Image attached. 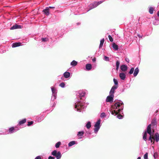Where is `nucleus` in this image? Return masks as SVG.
I'll use <instances>...</instances> for the list:
<instances>
[{"label":"nucleus","mask_w":159,"mask_h":159,"mask_svg":"<svg viewBox=\"0 0 159 159\" xmlns=\"http://www.w3.org/2000/svg\"><path fill=\"white\" fill-rule=\"evenodd\" d=\"M155 138L156 142H158L159 140V134L158 133H156L155 134Z\"/></svg>","instance_id":"obj_20"},{"label":"nucleus","mask_w":159,"mask_h":159,"mask_svg":"<svg viewBox=\"0 0 159 159\" xmlns=\"http://www.w3.org/2000/svg\"><path fill=\"white\" fill-rule=\"evenodd\" d=\"M108 37L110 41L111 42H112L113 41V39L110 35H109L108 36Z\"/></svg>","instance_id":"obj_40"},{"label":"nucleus","mask_w":159,"mask_h":159,"mask_svg":"<svg viewBox=\"0 0 159 159\" xmlns=\"http://www.w3.org/2000/svg\"><path fill=\"white\" fill-rule=\"evenodd\" d=\"M114 95L110 94L107 96L106 99L107 102H110L111 103L113 102Z\"/></svg>","instance_id":"obj_8"},{"label":"nucleus","mask_w":159,"mask_h":159,"mask_svg":"<svg viewBox=\"0 0 159 159\" xmlns=\"http://www.w3.org/2000/svg\"><path fill=\"white\" fill-rule=\"evenodd\" d=\"M153 139V138L151 136H150L148 139V140L150 141H151V142L152 143V142Z\"/></svg>","instance_id":"obj_43"},{"label":"nucleus","mask_w":159,"mask_h":159,"mask_svg":"<svg viewBox=\"0 0 159 159\" xmlns=\"http://www.w3.org/2000/svg\"><path fill=\"white\" fill-rule=\"evenodd\" d=\"M77 62L75 60H73L71 63L70 65L73 66H75L77 64Z\"/></svg>","instance_id":"obj_23"},{"label":"nucleus","mask_w":159,"mask_h":159,"mask_svg":"<svg viewBox=\"0 0 159 159\" xmlns=\"http://www.w3.org/2000/svg\"><path fill=\"white\" fill-rule=\"evenodd\" d=\"M61 144V142H57L55 145V147L57 148H58L60 145Z\"/></svg>","instance_id":"obj_31"},{"label":"nucleus","mask_w":159,"mask_h":159,"mask_svg":"<svg viewBox=\"0 0 159 159\" xmlns=\"http://www.w3.org/2000/svg\"><path fill=\"white\" fill-rule=\"evenodd\" d=\"M134 70V68L133 67H132L130 71L129 72V73L130 74H131L133 73Z\"/></svg>","instance_id":"obj_35"},{"label":"nucleus","mask_w":159,"mask_h":159,"mask_svg":"<svg viewBox=\"0 0 159 159\" xmlns=\"http://www.w3.org/2000/svg\"><path fill=\"white\" fill-rule=\"evenodd\" d=\"M19 129L17 127H11L9 128V129L6 131L4 134H11L16 132Z\"/></svg>","instance_id":"obj_4"},{"label":"nucleus","mask_w":159,"mask_h":159,"mask_svg":"<svg viewBox=\"0 0 159 159\" xmlns=\"http://www.w3.org/2000/svg\"><path fill=\"white\" fill-rule=\"evenodd\" d=\"M21 26L15 24L10 28L11 30H14L16 29H20L21 28Z\"/></svg>","instance_id":"obj_13"},{"label":"nucleus","mask_w":159,"mask_h":159,"mask_svg":"<svg viewBox=\"0 0 159 159\" xmlns=\"http://www.w3.org/2000/svg\"><path fill=\"white\" fill-rule=\"evenodd\" d=\"M106 116V115L104 112H102L101 114L100 117L101 118H104Z\"/></svg>","instance_id":"obj_37"},{"label":"nucleus","mask_w":159,"mask_h":159,"mask_svg":"<svg viewBox=\"0 0 159 159\" xmlns=\"http://www.w3.org/2000/svg\"><path fill=\"white\" fill-rule=\"evenodd\" d=\"M44 117V116L43 115H41L39 117H38L37 118V120L39 122H41L43 120Z\"/></svg>","instance_id":"obj_19"},{"label":"nucleus","mask_w":159,"mask_h":159,"mask_svg":"<svg viewBox=\"0 0 159 159\" xmlns=\"http://www.w3.org/2000/svg\"><path fill=\"white\" fill-rule=\"evenodd\" d=\"M65 84L64 83L62 82L60 84L59 86L62 88H64L65 87Z\"/></svg>","instance_id":"obj_34"},{"label":"nucleus","mask_w":159,"mask_h":159,"mask_svg":"<svg viewBox=\"0 0 159 159\" xmlns=\"http://www.w3.org/2000/svg\"><path fill=\"white\" fill-rule=\"evenodd\" d=\"M54 158H55V157H52L51 156H50L48 157V159H54Z\"/></svg>","instance_id":"obj_47"},{"label":"nucleus","mask_w":159,"mask_h":159,"mask_svg":"<svg viewBox=\"0 0 159 159\" xmlns=\"http://www.w3.org/2000/svg\"><path fill=\"white\" fill-rule=\"evenodd\" d=\"M124 107L123 103L120 101L116 102L114 105H112L110 109V111L111 114L114 116L116 115L118 113H121L122 112Z\"/></svg>","instance_id":"obj_2"},{"label":"nucleus","mask_w":159,"mask_h":159,"mask_svg":"<svg viewBox=\"0 0 159 159\" xmlns=\"http://www.w3.org/2000/svg\"><path fill=\"white\" fill-rule=\"evenodd\" d=\"M86 68L87 70H89L92 68V65L90 64H86Z\"/></svg>","instance_id":"obj_18"},{"label":"nucleus","mask_w":159,"mask_h":159,"mask_svg":"<svg viewBox=\"0 0 159 159\" xmlns=\"http://www.w3.org/2000/svg\"><path fill=\"white\" fill-rule=\"evenodd\" d=\"M151 124L149 125L147 127V130H146L147 132H148L149 131H151Z\"/></svg>","instance_id":"obj_30"},{"label":"nucleus","mask_w":159,"mask_h":159,"mask_svg":"<svg viewBox=\"0 0 159 159\" xmlns=\"http://www.w3.org/2000/svg\"><path fill=\"white\" fill-rule=\"evenodd\" d=\"M104 60L106 61H109V58L108 57L105 56L104 57Z\"/></svg>","instance_id":"obj_38"},{"label":"nucleus","mask_w":159,"mask_h":159,"mask_svg":"<svg viewBox=\"0 0 159 159\" xmlns=\"http://www.w3.org/2000/svg\"><path fill=\"white\" fill-rule=\"evenodd\" d=\"M137 36L139 38H142L143 35H140L139 34H137Z\"/></svg>","instance_id":"obj_48"},{"label":"nucleus","mask_w":159,"mask_h":159,"mask_svg":"<svg viewBox=\"0 0 159 159\" xmlns=\"http://www.w3.org/2000/svg\"><path fill=\"white\" fill-rule=\"evenodd\" d=\"M51 88L52 93L51 101L53 102L56 98L57 91L56 88L53 87H51Z\"/></svg>","instance_id":"obj_3"},{"label":"nucleus","mask_w":159,"mask_h":159,"mask_svg":"<svg viewBox=\"0 0 159 159\" xmlns=\"http://www.w3.org/2000/svg\"><path fill=\"white\" fill-rule=\"evenodd\" d=\"M147 133L149 134L150 136H151V131L147 132L146 131H144L143 133V139L145 141H146L147 140Z\"/></svg>","instance_id":"obj_9"},{"label":"nucleus","mask_w":159,"mask_h":159,"mask_svg":"<svg viewBox=\"0 0 159 159\" xmlns=\"http://www.w3.org/2000/svg\"><path fill=\"white\" fill-rule=\"evenodd\" d=\"M117 118H118L119 119H122L123 118V116L121 115L120 114L118 115L117 116Z\"/></svg>","instance_id":"obj_42"},{"label":"nucleus","mask_w":159,"mask_h":159,"mask_svg":"<svg viewBox=\"0 0 159 159\" xmlns=\"http://www.w3.org/2000/svg\"><path fill=\"white\" fill-rule=\"evenodd\" d=\"M92 61H93L94 62L95 61V59H93Z\"/></svg>","instance_id":"obj_54"},{"label":"nucleus","mask_w":159,"mask_h":159,"mask_svg":"<svg viewBox=\"0 0 159 159\" xmlns=\"http://www.w3.org/2000/svg\"><path fill=\"white\" fill-rule=\"evenodd\" d=\"M154 24L155 25H157L158 24H155V23H154Z\"/></svg>","instance_id":"obj_57"},{"label":"nucleus","mask_w":159,"mask_h":159,"mask_svg":"<svg viewBox=\"0 0 159 159\" xmlns=\"http://www.w3.org/2000/svg\"><path fill=\"white\" fill-rule=\"evenodd\" d=\"M125 61L128 63H129V58H125Z\"/></svg>","instance_id":"obj_45"},{"label":"nucleus","mask_w":159,"mask_h":159,"mask_svg":"<svg viewBox=\"0 0 159 159\" xmlns=\"http://www.w3.org/2000/svg\"><path fill=\"white\" fill-rule=\"evenodd\" d=\"M157 124V122L156 119H153L151 122V125L152 126H156Z\"/></svg>","instance_id":"obj_25"},{"label":"nucleus","mask_w":159,"mask_h":159,"mask_svg":"<svg viewBox=\"0 0 159 159\" xmlns=\"http://www.w3.org/2000/svg\"><path fill=\"white\" fill-rule=\"evenodd\" d=\"M35 159H41V157L40 156H38L36 157Z\"/></svg>","instance_id":"obj_46"},{"label":"nucleus","mask_w":159,"mask_h":159,"mask_svg":"<svg viewBox=\"0 0 159 159\" xmlns=\"http://www.w3.org/2000/svg\"><path fill=\"white\" fill-rule=\"evenodd\" d=\"M49 7V8H50L53 9V8H55V7Z\"/></svg>","instance_id":"obj_50"},{"label":"nucleus","mask_w":159,"mask_h":159,"mask_svg":"<svg viewBox=\"0 0 159 159\" xmlns=\"http://www.w3.org/2000/svg\"><path fill=\"white\" fill-rule=\"evenodd\" d=\"M77 24V25H79V24H80V23H78Z\"/></svg>","instance_id":"obj_56"},{"label":"nucleus","mask_w":159,"mask_h":159,"mask_svg":"<svg viewBox=\"0 0 159 159\" xmlns=\"http://www.w3.org/2000/svg\"><path fill=\"white\" fill-rule=\"evenodd\" d=\"M139 70L138 67H137L135 69L134 73V77H135L137 75L139 72Z\"/></svg>","instance_id":"obj_17"},{"label":"nucleus","mask_w":159,"mask_h":159,"mask_svg":"<svg viewBox=\"0 0 159 159\" xmlns=\"http://www.w3.org/2000/svg\"><path fill=\"white\" fill-rule=\"evenodd\" d=\"M120 62L119 61H117L116 62V66H119Z\"/></svg>","instance_id":"obj_44"},{"label":"nucleus","mask_w":159,"mask_h":159,"mask_svg":"<svg viewBox=\"0 0 159 159\" xmlns=\"http://www.w3.org/2000/svg\"><path fill=\"white\" fill-rule=\"evenodd\" d=\"M86 126L88 129H89L91 127V123L90 121H89L87 123Z\"/></svg>","instance_id":"obj_28"},{"label":"nucleus","mask_w":159,"mask_h":159,"mask_svg":"<svg viewBox=\"0 0 159 159\" xmlns=\"http://www.w3.org/2000/svg\"><path fill=\"white\" fill-rule=\"evenodd\" d=\"M144 159H148V153L146 152L144 155Z\"/></svg>","instance_id":"obj_39"},{"label":"nucleus","mask_w":159,"mask_h":159,"mask_svg":"<svg viewBox=\"0 0 159 159\" xmlns=\"http://www.w3.org/2000/svg\"><path fill=\"white\" fill-rule=\"evenodd\" d=\"M104 41V39H102L100 40V44L99 46V48H102L103 46V43Z\"/></svg>","instance_id":"obj_26"},{"label":"nucleus","mask_w":159,"mask_h":159,"mask_svg":"<svg viewBox=\"0 0 159 159\" xmlns=\"http://www.w3.org/2000/svg\"><path fill=\"white\" fill-rule=\"evenodd\" d=\"M119 77L121 80H124L126 78V75L125 73L121 72L120 73Z\"/></svg>","instance_id":"obj_12"},{"label":"nucleus","mask_w":159,"mask_h":159,"mask_svg":"<svg viewBox=\"0 0 159 159\" xmlns=\"http://www.w3.org/2000/svg\"><path fill=\"white\" fill-rule=\"evenodd\" d=\"M112 47L114 50L115 51H117L118 49L119 48L118 46L115 43H113Z\"/></svg>","instance_id":"obj_21"},{"label":"nucleus","mask_w":159,"mask_h":159,"mask_svg":"<svg viewBox=\"0 0 159 159\" xmlns=\"http://www.w3.org/2000/svg\"><path fill=\"white\" fill-rule=\"evenodd\" d=\"M26 122V119H23L20 121H19L18 125H21L22 124H23L25 123Z\"/></svg>","instance_id":"obj_24"},{"label":"nucleus","mask_w":159,"mask_h":159,"mask_svg":"<svg viewBox=\"0 0 159 159\" xmlns=\"http://www.w3.org/2000/svg\"><path fill=\"white\" fill-rule=\"evenodd\" d=\"M120 70L123 71H126L128 69V67L125 65H122L120 66Z\"/></svg>","instance_id":"obj_11"},{"label":"nucleus","mask_w":159,"mask_h":159,"mask_svg":"<svg viewBox=\"0 0 159 159\" xmlns=\"http://www.w3.org/2000/svg\"><path fill=\"white\" fill-rule=\"evenodd\" d=\"M81 138H82V137L79 138V139H80Z\"/></svg>","instance_id":"obj_58"},{"label":"nucleus","mask_w":159,"mask_h":159,"mask_svg":"<svg viewBox=\"0 0 159 159\" xmlns=\"http://www.w3.org/2000/svg\"><path fill=\"white\" fill-rule=\"evenodd\" d=\"M21 44L20 43H13L12 47V48H15L20 46Z\"/></svg>","instance_id":"obj_16"},{"label":"nucleus","mask_w":159,"mask_h":159,"mask_svg":"<svg viewBox=\"0 0 159 159\" xmlns=\"http://www.w3.org/2000/svg\"><path fill=\"white\" fill-rule=\"evenodd\" d=\"M43 11L47 15H48L49 14V7H46L45 9L43 10Z\"/></svg>","instance_id":"obj_15"},{"label":"nucleus","mask_w":159,"mask_h":159,"mask_svg":"<svg viewBox=\"0 0 159 159\" xmlns=\"http://www.w3.org/2000/svg\"><path fill=\"white\" fill-rule=\"evenodd\" d=\"M158 154L157 152H154L153 156L155 159H156L157 157Z\"/></svg>","instance_id":"obj_36"},{"label":"nucleus","mask_w":159,"mask_h":159,"mask_svg":"<svg viewBox=\"0 0 159 159\" xmlns=\"http://www.w3.org/2000/svg\"><path fill=\"white\" fill-rule=\"evenodd\" d=\"M51 154L52 155L56 157L57 159H60L61 157V155L59 151L57 152L56 150H54L52 152Z\"/></svg>","instance_id":"obj_7"},{"label":"nucleus","mask_w":159,"mask_h":159,"mask_svg":"<svg viewBox=\"0 0 159 159\" xmlns=\"http://www.w3.org/2000/svg\"><path fill=\"white\" fill-rule=\"evenodd\" d=\"M70 73L68 72H66L63 74L64 77L66 78H68L70 76Z\"/></svg>","instance_id":"obj_14"},{"label":"nucleus","mask_w":159,"mask_h":159,"mask_svg":"<svg viewBox=\"0 0 159 159\" xmlns=\"http://www.w3.org/2000/svg\"><path fill=\"white\" fill-rule=\"evenodd\" d=\"M113 82L115 85H118V82L117 80L115 78L113 79Z\"/></svg>","instance_id":"obj_33"},{"label":"nucleus","mask_w":159,"mask_h":159,"mask_svg":"<svg viewBox=\"0 0 159 159\" xmlns=\"http://www.w3.org/2000/svg\"><path fill=\"white\" fill-rule=\"evenodd\" d=\"M84 132L83 131H79L77 135L78 136H83V135L84 134Z\"/></svg>","instance_id":"obj_29"},{"label":"nucleus","mask_w":159,"mask_h":159,"mask_svg":"<svg viewBox=\"0 0 159 159\" xmlns=\"http://www.w3.org/2000/svg\"><path fill=\"white\" fill-rule=\"evenodd\" d=\"M86 133L87 134H90V133L89 132H86Z\"/></svg>","instance_id":"obj_52"},{"label":"nucleus","mask_w":159,"mask_h":159,"mask_svg":"<svg viewBox=\"0 0 159 159\" xmlns=\"http://www.w3.org/2000/svg\"><path fill=\"white\" fill-rule=\"evenodd\" d=\"M137 159H141V157H139Z\"/></svg>","instance_id":"obj_55"},{"label":"nucleus","mask_w":159,"mask_h":159,"mask_svg":"<svg viewBox=\"0 0 159 159\" xmlns=\"http://www.w3.org/2000/svg\"><path fill=\"white\" fill-rule=\"evenodd\" d=\"M154 8L152 7H150L149 8V12L150 14L153 13Z\"/></svg>","instance_id":"obj_27"},{"label":"nucleus","mask_w":159,"mask_h":159,"mask_svg":"<svg viewBox=\"0 0 159 159\" xmlns=\"http://www.w3.org/2000/svg\"><path fill=\"white\" fill-rule=\"evenodd\" d=\"M77 144V143L76 142H76L75 141H73L70 142L68 143V145L69 147H71L72 146H73V145H74L75 144Z\"/></svg>","instance_id":"obj_22"},{"label":"nucleus","mask_w":159,"mask_h":159,"mask_svg":"<svg viewBox=\"0 0 159 159\" xmlns=\"http://www.w3.org/2000/svg\"><path fill=\"white\" fill-rule=\"evenodd\" d=\"M101 120L100 119H98L94 125V132L96 134L97 133L101 126Z\"/></svg>","instance_id":"obj_5"},{"label":"nucleus","mask_w":159,"mask_h":159,"mask_svg":"<svg viewBox=\"0 0 159 159\" xmlns=\"http://www.w3.org/2000/svg\"><path fill=\"white\" fill-rule=\"evenodd\" d=\"M56 105V103L55 102H54L53 104H52V107H55Z\"/></svg>","instance_id":"obj_49"},{"label":"nucleus","mask_w":159,"mask_h":159,"mask_svg":"<svg viewBox=\"0 0 159 159\" xmlns=\"http://www.w3.org/2000/svg\"><path fill=\"white\" fill-rule=\"evenodd\" d=\"M33 123V121H29L28 122V124L27 125L28 126H30L31 125H32Z\"/></svg>","instance_id":"obj_41"},{"label":"nucleus","mask_w":159,"mask_h":159,"mask_svg":"<svg viewBox=\"0 0 159 159\" xmlns=\"http://www.w3.org/2000/svg\"><path fill=\"white\" fill-rule=\"evenodd\" d=\"M102 2H103V1H100L98 2H94L93 3H91L89 5V7L90 9L88 10H87L86 12H88L91 9L96 7Z\"/></svg>","instance_id":"obj_6"},{"label":"nucleus","mask_w":159,"mask_h":159,"mask_svg":"<svg viewBox=\"0 0 159 159\" xmlns=\"http://www.w3.org/2000/svg\"><path fill=\"white\" fill-rule=\"evenodd\" d=\"M119 66H116V70H118L119 69Z\"/></svg>","instance_id":"obj_51"},{"label":"nucleus","mask_w":159,"mask_h":159,"mask_svg":"<svg viewBox=\"0 0 159 159\" xmlns=\"http://www.w3.org/2000/svg\"><path fill=\"white\" fill-rule=\"evenodd\" d=\"M42 42H46L48 40V38H42Z\"/></svg>","instance_id":"obj_32"},{"label":"nucleus","mask_w":159,"mask_h":159,"mask_svg":"<svg viewBox=\"0 0 159 159\" xmlns=\"http://www.w3.org/2000/svg\"><path fill=\"white\" fill-rule=\"evenodd\" d=\"M157 16L158 17H159V11L157 13Z\"/></svg>","instance_id":"obj_53"},{"label":"nucleus","mask_w":159,"mask_h":159,"mask_svg":"<svg viewBox=\"0 0 159 159\" xmlns=\"http://www.w3.org/2000/svg\"><path fill=\"white\" fill-rule=\"evenodd\" d=\"M118 87L117 85H114L112 87L111 89L110 92V94L111 95H114L115 91L116 89Z\"/></svg>","instance_id":"obj_10"},{"label":"nucleus","mask_w":159,"mask_h":159,"mask_svg":"<svg viewBox=\"0 0 159 159\" xmlns=\"http://www.w3.org/2000/svg\"><path fill=\"white\" fill-rule=\"evenodd\" d=\"M86 91L85 90H80L77 94V98L75 99L74 105V109L75 111L81 112L86 108L87 106L84 102Z\"/></svg>","instance_id":"obj_1"}]
</instances>
